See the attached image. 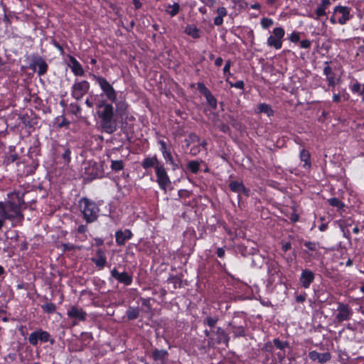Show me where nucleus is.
Instances as JSON below:
<instances>
[{
  "mask_svg": "<svg viewBox=\"0 0 364 364\" xmlns=\"http://www.w3.org/2000/svg\"><path fill=\"white\" fill-rule=\"evenodd\" d=\"M228 325L232 328V333L235 337H243L245 336V328L242 326H235L232 323H229Z\"/></svg>",
  "mask_w": 364,
  "mask_h": 364,
  "instance_id": "a878e982",
  "label": "nucleus"
},
{
  "mask_svg": "<svg viewBox=\"0 0 364 364\" xmlns=\"http://www.w3.org/2000/svg\"><path fill=\"white\" fill-rule=\"evenodd\" d=\"M223 23V19L222 17L217 16L214 18V24L216 26H221Z\"/></svg>",
  "mask_w": 364,
  "mask_h": 364,
  "instance_id": "bf43d9fd",
  "label": "nucleus"
},
{
  "mask_svg": "<svg viewBox=\"0 0 364 364\" xmlns=\"http://www.w3.org/2000/svg\"><path fill=\"white\" fill-rule=\"evenodd\" d=\"M94 78L98 83L107 99L111 102H115L117 93L112 85L103 77L94 75Z\"/></svg>",
  "mask_w": 364,
  "mask_h": 364,
  "instance_id": "20e7f679",
  "label": "nucleus"
},
{
  "mask_svg": "<svg viewBox=\"0 0 364 364\" xmlns=\"http://www.w3.org/2000/svg\"><path fill=\"white\" fill-rule=\"evenodd\" d=\"M28 116L26 115H24L23 117H21V119H22V122L23 124H25L26 126H29V127H31L33 124L30 123V122H28L27 119H28Z\"/></svg>",
  "mask_w": 364,
  "mask_h": 364,
  "instance_id": "69168bd1",
  "label": "nucleus"
},
{
  "mask_svg": "<svg viewBox=\"0 0 364 364\" xmlns=\"http://www.w3.org/2000/svg\"><path fill=\"white\" fill-rule=\"evenodd\" d=\"M330 4V0H322L318 6L326 10V9L328 8Z\"/></svg>",
  "mask_w": 364,
  "mask_h": 364,
  "instance_id": "4d7b16f0",
  "label": "nucleus"
},
{
  "mask_svg": "<svg viewBox=\"0 0 364 364\" xmlns=\"http://www.w3.org/2000/svg\"><path fill=\"white\" fill-rule=\"evenodd\" d=\"M217 14H218V16L223 18L224 16H225L227 15L228 12L225 7L221 6V7L218 8Z\"/></svg>",
  "mask_w": 364,
  "mask_h": 364,
  "instance_id": "8fccbe9b",
  "label": "nucleus"
},
{
  "mask_svg": "<svg viewBox=\"0 0 364 364\" xmlns=\"http://www.w3.org/2000/svg\"><path fill=\"white\" fill-rule=\"evenodd\" d=\"M187 168L193 173H197L200 169V163L198 161H190Z\"/></svg>",
  "mask_w": 364,
  "mask_h": 364,
  "instance_id": "473e14b6",
  "label": "nucleus"
},
{
  "mask_svg": "<svg viewBox=\"0 0 364 364\" xmlns=\"http://www.w3.org/2000/svg\"><path fill=\"white\" fill-rule=\"evenodd\" d=\"M218 127H219L220 130L224 133H228L230 132L229 126L224 123H222Z\"/></svg>",
  "mask_w": 364,
  "mask_h": 364,
  "instance_id": "6e6d98bb",
  "label": "nucleus"
},
{
  "mask_svg": "<svg viewBox=\"0 0 364 364\" xmlns=\"http://www.w3.org/2000/svg\"><path fill=\"white\" fill-rule=\"evenodd\" d=\"M90 87V82L87 80H76L72 86V97L76 100H81L88 92Z\"/></svg>",
  "mask_w": 364,
  "mask_h": 364,
  "instance_id": "423d86ee",
  "label": "nucleus"
},
{
  "mask_svg": "<svg viewBox=\"0 0 364 364\" xmlns=\"http://www.w3.org/2000/svg\"><path fill=\"white\" fill-rule=\"evenodd\" d=\"M111 276L117 279L119 282L124 284V285L129 286L132 282V277L127 272H123L119 273L116 268H114L111 271Z\"/></svg>",
  "mask_w": 364,
  "mask_h": 364,
  "instance_id": "9b49d317",
  "label": "nucleus"
},
{
  "mask_svg": "<svg viewBox=\"0 0 364 364\" xmlns=\"http://www.w3.org/2000/svg\"><path fill=\"white\" fill-rule=\"evenodd\" d=\"M299 157L301 161L304 162V167L309 168L311 166L310 154L306 149H302L300 152Z\"/></svg>",
  "mask_w": 364,
  "mask_h": 364,
  "instance_id": "393cba45",
  "label": "nucleus"
},
{
  "mask_svg": "<svg viewBox=\"0 0 364 364\" xmlns=\"http://www.w3.org/2000/svg\"><path fill=\"white\" fill-rule=\"evenodd\" d=\"M61 247H62V249H63V251L65 252H67V251H70V250H74L75 249H78V250H80L81 249V247L80 246H75L73 244H70V243H63L61 245Z\"/></svg>",
  "mask_w": 364,
  "mask_h": 364,
  "instance_id": "58836bf2",
  "label": "nucleus"
},
{
  "mask_svg": "<svg viewBox=\"0 0 364 364\" xmlns=\"http://www.w3.org/2000/svg\"><path fill=\"white\" fill-rule=\"evenodd\" d=\"M168 281L169 282H172L174 284V288H176V284H178L179 287L181 286V280L177 277H171L168 278Z\"/></svg>",
  "mask_w": 364,
  "mask_h": 364,
  "instance_id": "49530a36",
  "label": "nucleus"
},
{
  "mask_svg": "<svg viewBox=\"0 0 364 364\" xmlns=\"http://www.w3.org/2000/svg\"><path fill=\"white\" fill-rule=\"evenodd\" d=\"M24 193L14 191L8 194V200L0 202V217L13 221L16 219L19 221L23 220L22 210L25 203Z\"/></svg>",
  "mask_w": 364,
  "mask_h": 364,
  "instance_id": "f03ea898",
  "label": "nucleus"
},
{
  "mask_svg": "<svg viewBox=\"0 0 364 364\" xmlns=\"http://www.w3.org/2000/svg\"><path fill=\"white\" fill-rule=\"evenodd\" d=\"M115 110L113 105L103 100L97 105V114L100 118V125L102 129L107 133L112 134L117 129V117H123L127 114V104L124 101H117Z\"/></svg>",
  "mask_w": 364,
  "mask_h": 364,
  "instance_id": "f257e3e1",
  "label": "nucleus"
},
{
  "mask_svg": "<svg viewBox=\"0 0 364 364\" xmlns=\"http://www.w3.org/2000/svg\"><path fill=\"white\" fill-rule=\"evenodd\" d=\"M124 162L122 160L111 161V168L112 171L118 172L124 168Z\"/></svg>",
  "mask_w": 364,
  "mask_h": 364,
  "instance_id": "2f4dec72",
  "label": "nucleus"
},
{
  "mask_svg": "<svg viewBox=\"0 0 364 364\" xmlns=\"http://www.w3.org/2000/svg\"><path fill=\"white\" fill-rule=\"evenodd\" d=\"M316 14L317 16L316 19H318L319 17L326 15V10L321 8L320 6H318V8L316 10Z\"/></svg>",
  "mask_w": 364,
  "mask_h": 364,
  "instance_id": "09e8293b",
  "label": "nucleus"
},
{
  "mask_svg": "<svg viewBox=\"0 0 364 364\" xmlns=\"http://www.w3.org/2000/svg\"><path fill=\"white\" fill-rule=\"evenodd\" d=\"M168 352L166 350L155 349L152 352V358L154 360H164L167 356Z\"/></svg>",
  "mask_w": 364,
  "mask_h": 364,
  "instance_id": "b1692460",
  "label": "nucleus"
},
{
  "mask_svg": "<svg viewBox=\"0 0 364 364\" xmlns=\"http://www.w3.org/2000/svg\"><path fill=\"white\" fill-rule=\"evenodd\" d=\"M309 357L311 360H318L319 363H325L331 358L330 353L326 352L320 353L316 350L309 352Z\"/></svg>",
  "mask_w": 364,
  "mask_h": 364,
  "instance_id": "dca6fc26",
  "label": "nucleus"
},
{
  "mask_svg": "<svg viewBox=\"0 0 364 364\" xmlns=\"http://www.w3.org/2000/svg\"><path fill=\"white\" fill-rule=\"evenodd\" d=\"M202 3H203L205 6L208 7H212L215 4L216 0H200Z\"/></svg>",
  "mask_w": 364,
  "mask_h": 364,
  "instance_id": "13d9d810",
  "label": "nucleus"
},
{
  "mask_svg": "<svg viewBox=\"0 0 364 364\" xmlns=\"http://www.w3.org/2000/svg\"><path fill=\"white\" fill-rule=\"evenodd\" d=\"M230 66H231V61L227 60L225 63V65L223 68L224 74L228 73L229 75H230Z\"/></svg>",
  "mask_w": 364,
  "mask_h": 364,
  "instance_id": "5fc2aeb1",
  "label": "nucleus"
},
{
  "mask_svg": "<svg viewBox=\"0 0 364 364\" xmlns=\"http://www.w3.org/2000/svg\"><path fill=\"white\" fill-rule=\"evenodd\" d=\"M361 87H362V85H360L358 82H356L352 85L351 90L353 92L358 93V92H359L360 90Z\"/></svg>",
  "mask_w": 364,
  "mask_h": 364,
  "instance_id": "864d4df0",
  "label": "nucleus"
},
{
  "mask_svg": "<svg viewBox=\"0 0 364 364\" xmlns=\"http://www.w3.org/2000/svg\"><path fill=\"white\" fill-rule=\"evenodd\" d=\"M157 165H161L156 156L153 157H147L144 159L141 163V166L144 168L147 169L151 167H155Z\"/></svg>",
  "mask_w": 364,
  "mask_h": 364,
  "instance_id": "4be33fe9",
  "label": "nucleus"
},
{
  "mask_svg": "<svg viewBox=\"0 0 364 364\" xmlns=\"http://www.w3.org/2000/svg\"><path fill=\"white\" fill-rule=\"evenodd\" d=\"M28 341L33 346H37L38 341L41 343L50 342L51 345L55 343V340L51 338L50 333L41 328L37 329L29 335Z\"/></svg>",
  "mask_w": 364,
  "mask_h": 364,
  "instance_id": "39448f33",
  "label": "nucleus"
},
{
  "mask_svg": "<svg viewBox=\"0 0 364 364\" xmlns=\"http://www.w3.org/2000/svg\"><path fill=\"white\" fill-rule=\"evenodd\" d=\"M274 346L280 350H284L286 347L289 346V343L287 341H282L279 338H274L273 340Z\"/></svg>",
  "mask_w": 364,
  "mask_h": 364,
  "instance_id": "e433bc0d",
  "label": "nucleus"
},
{
  "mask_svg": "<svg viewBox=\"0 0 364 364\" xmlns=\"http://www.w3.org/2000/svg\"><path fill=\"white\" fill-rule=\"evenodd\" d=\"M215 333L217 335V343H224L226 346H228L230 337L228 333L220 327H217L215 331Z\"/></svg>",
  "mask_w": 364,
  "mask_h": 364,
  "instance_id": "aec40b11",
  "label": "nucleus"
},
{
  "mask_svg": "<svg viewBox=\"0 0 364 364\" xmlns=\"http://www.w3.org/2000/svg\"><path fill=\"white\" fill-rule=\"evenodd\" d=\"M200 137L196 134L191 132L188 134V138L185 139L187 146H189L191 143L199 142Z\"/></svg>",
  "mask_w": 364,
  "mask_h": 364,
  "instance_id": "f704fd0d",
  "label": "nucleus"
},
{
  "mask_svg": "<svg viewBox=\"0 0 364 364\" xmlns=\"http://www.w3.org/2000/svg\"><path fill=\"white\" fill-rule=\"evenodd\" d=\"M258 110L260 113H265L267 116H272L274 114V111L272 107L265 103H262L258 105Z\"/></svg>",
  "mask_w": 364,
  "mask_h": 364,
  "instance_id": "c85d7f7f",
  "label": "nucleus"
},
{
  "mask_svg": "<svg viewBox=\"0 0 364 364\" xmlns=\"http://www.w3.org/2000/svg\"><path fill=\"white\" fill-rule=\"evenodd\" d=\"M218 318H213L210 316H208L204 319L203 323L207 324L210 327H214L215 326L216 323L218 322Z\"/></svg>",
  "mask_w": 364,
  "mask_h": 364,
  "instance_id": "a19ab883",
  "label": "nucleus"
},
{
  "mask_svg": "<svg viewBox=\"0 0 364 364\" xmlns=\"http://www.w3.org/2000/svg\"><path fill=\"white\" fill-rule=\"evenodd\" d=\"M155 172L156 181L159 183V187L166 191L167 187L171 185V182L165 168L161 164L157 165L155 166Z\"/></svg>",
  "mask_w": 364,
  "mask_h": 364,
  "instance_id": "6e6552de",
  "label": "nucleus"
},
{
  "mask_svg": "<svg viewBox=\"0 0 364 364\" xmlns=\"http://www.w3.org/2000/svg\"><path fill=\"white\" fill-rule=\"evenodd\" d=\"M311 45V42L309 40L305 39L300 42V46L302 48H309Z\"/></svg>",
  "mask_w": 364,
  "mask_h": 364,
  "instance_id": "603ef678",
  "label": "nucleus"
},
{
  "mask_svg": "<svg viewBox=\"0 0 364 364\" xmlns=\"http://www.w3.org/2000/svg\"><path fill=\"white\" fill-rule=\"evenodd\" d=\"M304 246L311 251H315L316 250V244L312 242H306Z\"/></svg>",
  "mask_w": 364,
  "mask_h": 364,
  "instance_id": "3c124183",
  "label": "nucleus"
},
{
  "mask_svg": "<svg viewBox=\"0 0 364 364\" xmlns=\"http://www.w3.org/2000/svg\"><path fill=\"white\" fill-rule=\"evenodd\" d=\"M285 31L282 27H277L273 29L272 35L268 38L267 43L269 47H273L276 50H279L282 46V39L284 36Z\"/></svg>",
  "mask_w": 364,
  "mask_h": 364,
  "instance_id": "0eeeda50",
  "label": "nucleus"
},
{
  "mask_svg": "<svg viewBox=\"0 0 364 364\" xmlns=\"http://www.w3.org/2000/svg\"><path fill=\"white\" fill-rule=\"evenodd\" d=\"M139 310L138 308L129 307L127 311V316L129 320H134L138 318Z\"/></svg>",
  "mask_w": 364,
  "mask_h": 364,
  "instance_id": "c756f323",
  "label": "nucleus"
},
{
  "mask_svg": "<svg viewBox=\"0 0 364 364\" xmlns=\"http://www.w3.org/2000/svg\"><path fill=\"white\" fill-rule=\"evenodd\" d=\"M42 309L47 314H53L56 310V306L53 303H46L41 306Z\"/></svg>",
  "mask_w": 364,
  "mask_h": 364,
  "instance_id": "c9c22d12",
  "label": "nucleus"
},
{
  "mask_svg": "<svg viewBox=\"0 0 364 364\" xmlns=\"http://www.w3.org/2000/svg\"><path fill=\"white\" fill-rule=\"evenodd\" d=\"M218 257L223 258L225 256V249L223 247H219L217 250Z\"/></svg>",
  "mask_w": 364,
  "mask_h": 364,
  "instance_id": "e2e57ef3",
  "label": "nucleus"
},
{
  "mask_svg": "<svg viewBox=\"0 0 364 364\" xmlns=\"http://www.w3.org/2000/svg\"><path fill=\"white\" fill-rule=\"evenodd\" d=\"M185 33L193 38H198L200 37L199 29L193 25H188L186 27Z\"/></svg>",
  "mask_w": 364,
  "mask_h": 364,
  "instance_id": "5701e85b",
  "label": "nucleus"
},
{
  "mask_svg": "<svg viewBox=\"0 0 364 364\" xmlns=\"http://www.w3.org/2000/svg\"><path fill=\"white\" fill-rule=\"evenodd\" d=\"M166 163H169L172 166L173 171L178 168V165L174 162L171 151L162 154Z\"/></svg>",
  "mask_w": 364,
  "mask_h": 364,
  "instance_id": "cd10ccee",
  "label": "nucleus"
},
{
  "mask_svg": "<svg viewBox=\"0 0 364 364\" xmlns=\"http://www.w3.org/2000/svg\"><path fill=\"white\" fill-rule=\"evenodd\" d=\"M229 188L231 191L238 194L243 193L245 196H249L250 190L246 188L242 182L231 181L229 183Z\"/></svg>",
  "mask_w": 364,
  "mask_h": 364,
  "instance_id": "a211bd4d",
  "label": "nucleus"
},
{
  "mask_svg": "<svg viewBox=\"0 0 364 364\" xmlns=\"http://www.w3.org/2000/svg\"><path fill=\"white\" fill-rule=\"evenodd\" d=\"M333 14L334 15H336L337 14H341L338 19V22L341 25L345 24L350 18V9L347 6H336L333 10Z\"/></svg>",
  "mask_w": 364,
  "mask_h": 364,
  "instance_id": "9d476101",
  "label": "nucleus"
},
{
  "mask_svg": "<svg viewBox=\"0 0 364 364\" xmlns=\"http://www.w3.org/2000/svg\"><path fill=\"white\" fill-rule=\"evenodd\" d=\"M132 232L128 229L124 231L121 230H117L115 232L116 243L119 246H122L127 240L132 238Z\"/></svg>",
  "mask_w": 364,
  "mask_h": 364,
  "instance_id": "2eb2a0df",
  "label": "nucleus"
},
{
  "mask_svg": "<svg viewBox=\"0 0 364 364\" xmlns=\"http://www.w3.org/2000/svg\"><path fill=\"white\" fill-rule=\"evenodd\" d=\"M226 82L228 83H229V85L231 87H235V88L240 89V90L244 89L245 83L242 80H239V81H237L236 82L233 83V82L229 81L228 79H227Z\"/></svg>",
  "mask_w": 364,
  "mask_h": 364,
  "instance_id": "79ce46f5",
  "label": "nucleus"
},
{
  "mask_svg": "<svg viewBox=\"0 0 364 364\" xmlns=\"http://www.w3.org/2000/svg\"><path fill=\"white\" fill-rule=\"evenodd\" d=\"M223 58H220V57L217 58L215 59V65L216 66H221V65H222V64H223Z\"/></svg>",
  "mask_w": 364,
  "mask_h": 364,
  "instance_id": "774afa93",
  "label": "nucleus"
},
{
  "mask_svg": "<svg viewBox=\"0 0 364 364\" xmlns=\"http://www.w3.org/2000/svg\"><path fill=\"white\" fill-rule=\"evenodd\" d=\"M326 65L323 68V74L326 76V80L328 86L334 87L336 84L335 74L333 73L332 68L328 65V62H325Z\"/></svg>",
  "mask_w": 364,
  "mask_h": 364,
  "instance_id": "6ab92c4d",
  "label": "nucleus"
},
{
  "mask_svg": "<svg viewBox=\"0 0 364 364\" xmlns=\"http://www.w3.org/2000/svg\"><path fill=\"white\" fill-rule=\"evenodd\" d=\"M36 55H32V57H31L32 63L29 65V68L33 70H36V66H38V65L35 63V60H36Z\"/></svg>",
  "mask_w": 364,
  "mask_h": 364,
  "instance_id": "680f3d73",
  "label": "nucleus"
},
{
  "mask_svg": "<svg viewBox=\"0 0 364 364\" xmlns=\"http://www.w3.org/2000/svg\"><path fill=\"white\" fill-rule=\"evenodd\" d=\"M289 40L293 43H297L300 40L299 33L298 32H293L289 36Z\"/></svg>",
  "mask_w": 364,
  "mask_h": 364,
  "instance_id": "a18cd8bd",
  "label": "nucleus"
},
{
  "mask_svg": "<svg viewBox=\"0 0 364 364\" xmlns=\"http://www.w3.org/2000/svg\"><path fill=\"white\" fill-rule=\"evenodd\" d=\"M87 231V226L85 225H80L77 228V232L79 233H85Z\"/></svg>",
  "mask_w": 364,
  "mask_h": 364,
  "instance_id": "0e129e2a",
  "label": "nucleus"
},
{
  "mask_svg": "<svg viewBox=\"0 0 364 364\" xmlns=\"http://www.w3.org/2000/svg\"><path fill=\"white\" fill-rule=\"evenodd\" d=\"M328 203L333 206L336 207L338 210H341L344 208V203L337 198H331L328 200Z\"/></svg>",
  "mask_w": 364,
  "mask_h": 364,
  "instance_id": "72a5a7b5",
  "label": "nucleus"
},
{
  "mask_svg": "<svg viewBox=\"0 0 364 364\" xmlns=\"http://www.w3.org/2000/svg\"><path fill=\"white\" fill-rule=\"evenodd\" d=\"M291 248V243L290 242H286L283 244L282 245V250L284 252L288 251Z\"/></svg>",
  "mask_w": 364,
  "mask_h": 364,
  "instance_id": "338daca9",
  "label": "nucleus"
},
{
  "mask_svg": "<svg viewBox=\"0 0 364 364\" xmlns=\"http://www.w3.org/2000/svg\"><path fill=\"white\" fill-rule=\"evenodd\" d=\"M90 168H92L95 172H92L91 174L93 175L94 178H102L103 176V171H102V165L98 164L96 162H94L92 165L90 167Z\"/></svg>",
  "mask_w": 364,
  "mask_h": 364,
  "instance_id": "bb28decb",
  "label": "nucleus"
},
{
  "mask_svg": "<svg viewBox=\"0 0 364 364\" xmlns=\"http://www.w3.org/2000/svg\"><path fill=\"white\" fill-rule=\"evenodd\" d=\"M35 63L38 65V74L39 76L43 75L48 70V64L40 55H36Z\"/></svg>",
  "mask_w": 364,
  "mask_h": 364,
  "instance_id": "412c9836",
  "label": "nucleus"
},
{
  "mask_svg": "<svg viewBox=\"0 0 364 364\" xmlns=\"http://www.w3.org/2000/svg\"><path fill=\"white\" fill-rule=\"evenodd\" d=\"M91 261L95 264L100 269L104 268L107 264L105 252L102 249L96 251V257H92Z\"/></svg>",
  "mask_w": 364,
  "mask_h": 364,
  "instance_id": "4468645a",
  "label": "nucleus"
},
{
  "mask_svg": "<svg viewBox=\"0 0 364 364\" xmlns=\"http://www.w3.org/2000/svg\"><path fill=\"white\" fill-rule=\"evenodd\" d=\"M180 10V5L178 3H174L173 5H168L166 11L171 16H176Z\"/></svg>",
  "mask_w": 364,
  "mask_h": 364,
  "instance_id": "7c9ffc66",
  "label": "nucleus"
},
{
  "mask_svg": "<svg viewBox=\"0 0 364 364\" xmlns=\"http://www.w3.org/2000/svg\"><path fill=\"white\" fill-rule=\"evenodd\" d=\"M197 89L204 97L210 92L203 82H198L197 84Z\"/></svg>",
  "mask_w": 364,
  "mask_h": 364,
  "instance_id": "ea45409f",
  "label": "nucleus"
},
{
  "mask_svg": "<svg viewBox=\"0 0 364 364\" xmlns=\"http://www.w3.org/2000/svg\"><path fill=\"white\" fill-rule=\"evenodd\" d=\"M273 23V20L269 18H263L261 20V25L263 28H268L272 26Z\"/></svg>",
  "mask_w": 364,
  "mask_h": 364,
  "instance_id": "37998d69",
  "label": "nucleus"
},
{
  "mask_svg": "<svg viewBox=\"0 0 364 364\" xmlns=\"http://www.w3.org/2000/svg\"><path fill=\"white\" fill-rule=\"evenodd\" d=\"M199 146H194L190 150V154L193 156H196L200 151Z\"/></svg>",
  "mask_w": 364,
  "mask_h": 364,
  "instance_id": "052dcab7",
  "label": "nucleus"
},
{
  "mask_svg": "<svg viewBox=\"0 0 364 364\" xmlns=\"http://www.w3.org/2000/svg\"><path fill=\"white\" fill-rule=\"evenodd\" d=\"M159 144L161 146L160 150H161L162 154L164 153V152L170 151V149L167 148V144H166V143L164 141L159 140Z\"/></svg>",
  "mask_w": 364,
  "mask_h": 364,
  "instance_id": "de8ad7c7",
  "label": "nucleus"
},
{
  "mask_svg": "<svg viewBox=\"0 0 364 364\" xmlns=\"http://www.w3.org/2000/svg\"><path fill=\"white\" fill-rule=\"evenodd\" d=\"M314 278H315L314 273L312 271H311L308 269H306L302 270L299 281H300L301 286L304 288L307 289L310 287L311 284L314 282Z\"/></svg>",
  "mask_w": 364,
  "mask_h": 364,
  "instance_id": "f8f14e48",
  "label": "nucleus"
},
{
  "mask_svg": "<svg viewBox=\"0 0 364 364\" xmlns=\"http://www.w3.org/2000/svg\"><path fill=\"white\" fill-rule=\"evenodd\" d=\"M207 102L213 108H216L217 107V100L215 97L212 95L211 92L205 96Z\"/></svg>",
  "mask_w": 364,
  "mask_h": 364,
  "instance_id": "4c0bfd02",
  "label": "nucleus"
},
{
  "mask_svg": "<svg viewBox=\"0 0 364 364\" xmlns=\"http://www.w3.org/2000/svg\"><path fill=\"white\" fill-rule=\"evenodd\" d=\"M78 205L83 219L87 223H91L97 220L100 208L95 202L84 197L80 199Z\"/></svg>",
  "mask_w": 364,
  "mask_h": 364,
  "instance_id": "7ed1b4c3",
  "label": "nucleus"
},
{
  "mask_svg": "<svg viewBox=\"0 0 364 364\" xmlns=\"http://www.w3.org/2000/svg\"><path fill=\"white\" fill-rule=\"evenodd\" d=\"M69 66L76 76H82L85 75V71L82 65L76 58L72 55L69 56Z\"/></svg>",
  "mask_w": 364,
  "mask_h": 364,
  "instance_id": "f3484780",
  "label": "nucleus"
},
{
  "mask_svg": "<svg viewBox=\"0 0 364 364\" xmlns=\"http://www.w3.org/2000/svg\"><path fill=\"white\" fill-rule=\"evenodd\" d=\"M68 316L69 318L84 321L86 319L87 313L78 306H72L68 311Z\"/></svg>",
  "mask_w": 364,
  "mask_h": 364,
  "instance_id": "ddd939ff",
  "label": "nucleus"
},
{
  "mask_svg": "<svg viewBox=\"0 0 364 364\" xmlns=\"http://www.w3.org/2000/svg\"><path fill=\"white\" fill-rule=\"evenodd\" d=\"M70 150L69 149H66L62 155L63 159L67 164H68L70 161Z\"/></svg>",
  "mask_w": 364,
  "mask_h": 364,
  "instance_id": "c03bdc74",
  "label": "nucleus"
},
{
  "mask_svg": "<svg viewBox=\"0 0 364 364\" xmlns=\"http://www.w3.org/2000/svg\"><path fill=\"white\" fill-rule=\"evenodd\" d=\"M337 311L336 320L339 323L349 320L353 315V311L350 306L343 303H338Z\"/></svg>",
  "mask_w": 364,
  "mask_h": 364,
  "instance_id": "1a4fd4ad",
  "label": "nucleus"
}]
</instances>
